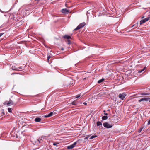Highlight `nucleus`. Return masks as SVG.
<instances>
[{
	"label": "nucleus",
	"mask_w": 150,
	"mask_h": 150,
	"mask_svg": "<svg viewBox=\"0 0 150 150\" xmlns=\"http://www.w3.org/2000/svg\"><path fill=\"white\" fill-rule=\"evenodd\" d=\"M86 25V23L85 22H83L80 23L79 25L77 27L75 28L74 30H76L80 29L82 27H84Z\"/></svg>",
	"instance_id": "f257e3e1"
},
{
	"label": "nucleus",
	"mask_w": 150,
	"mask_h": 150,
	"mask_svg": "<svg viewBox=\"0 0 150 150\" xmlns=\"http://www.w3.org/2000/svg\"><path fill=\"white\" fill-rule=\"evenodd\" d=\"M103 125L104 127L107 129L110 128L113 126L112 124H109L107 122H105L103 123Z\"/></svg>",
	"instance_id": "f03ea898"
},
{
	"label": "nucleus",
	"mask_w": 150,
	"mask_h": 150,
	"mask_svg": "<svg viewBox=\"0 0 150 150\" xmlns=\"http://www.w3.org/2000/svg\"><path fill=\"white\" fill-rule=\"evenodd\" d=\"M126 96V93H123L122 94L120 93L119 95V97L121 99L123 100Z\"/></svg>",
	"instance_id": "7ed1b4c3"
},
{
	"label": "nucleus",
	"mask_w": 150,
	"mask_h": 150,
	"mask_svg": "<svg viewBox=\"0 0 150 150\" xmlns=\"http://www.w3.org/2000/svg\"><path fill=\"white\" fill-rule=\"evenodd\" d=\"M148 21V18H146L141 20L140 22V25H141L143 23H145L146 22Z\"/></svg>",
	"instance_id": "20e7f679"
},
{
	"label": "nucleus",
	"mask_w": 150,
	"mask_h": 150,
	"mask_svg": "<svg viewBox=\"0 0 150 150\" xmlns=\"http://www.w3.org/2000/svg\"><path fill=\"white\" fill-rule=\"evenodd\" d=\"M149 100H150V98H142L140 99V100L139 101V102H141L143 101H148Z\"/></svg>",
	"instance_id": "39448f33"
},
{
	"label": "nucleus",
	"mask_w": 150,
	"mask_h": 150,
	"mask_svg": "<svg viewBox=\"0 0 150 150\" xmlns=\"http://www.w3.org/2000/svg\"><path fill=\"white\" fill-rule=\"evenodd\" d=\"M62 12L64 13H69V11L66 9H63L62 10Z\"/></svg>",
	"instance_id": "423d86ee"
},
{
	"label": "nucleus",
	"mask_w": 150,
	"mask_h": 150,
	"mask_svg": "<svg viewBox=\"0 0 150 150\" xmlns=\"http://www.w3.org/2000/svg\"><path fill=\"white\" fill-rule=\"evenodd\" d=\"M5 114L4 112V109H2L0 110V117L4 115Z\"/></svg>",
	"instance_id": "0eeeda50"
},
{
	"label": "nucleus",
	"mask_w": 150,
	"mask_h": 150,
	"mask_svg": "<svg viewBox=\"0 0 150 150\" xmlns=\"http://www.w3.org/2000/svg\"><path fill=\"white\" fill-rule=\"evenodd\" d=\"M63 38L64 39H67L68 40L71 39V38L70 36H69L67 35H65L63 36Z\"/></svg>",
	"instance_id": "6e6552de"
},
{
	"label": "nucleus",
	"mask_w": 150,
	"mask_h": 150,
	"mask_svg": "<svg viewBox=\"0 0 150 150\" xmlns=\"http://www.w3.org/2000/svg\"><path fill=\"white\" fill-rule=\"evenodd\" d=\"M41 120V119L40 117H36L35 119V121L36 122H40V121Z\"/></svg>",
	"instance_id": "1a4fd4ad"
},
{
	"label": "nucleus",
	"mask_w": 150,
	"mask_h": 150,
	"mask_svg": "<svg viewBox=\"0 0 150 150\" xmlns=\"http://www.w3.org/2000/svg\"><path fill=\"white\" fill-rule=\"evenodd\" d=\"M74 147L73 146L72 144L70 145V146H67V149H72Z\"/></svg>",
	"instance_id": "9d476101"
},
{
	"label": "nucleus",
	"mask_w": 150,
	"mask_h": 150,
	"mask_svg": "<svg viewBox=\"0 0 150 150\" xmlns=\"http://www.w3.org/2000/svg\"><path fill=\"white\" fill-rule=\"evenodd\" d=\"M12 70H15L16 71H18V67H16L15 66H13L12 67Z\"/></svg>",
	"instance_id": "9b49d317"
},
{
	"label": "nucleus",
	"mask_w": 150,
	"mask_h": 150,
	"mask_svg": "<svg viewBox=\"0 0 150 150\" xmlns=\"http://www.w3.org/2000/svg\"><path fill=\"white\" fill-rule=\"evenodd\" d=\"M9 102L10 104V105H12L15 104L13 102V101L11 100L10 99V100H9Z\"/></svg>",
	"instance_id": "f8f14e48"
},
{
	"label": "nucleus",
	"mask_w": 150,
	"mask_h": 150,
	"mask_svg": "<svg viewBox=\"0 0 150 150\" xmlns=\"http://www.w3.org/2000/svg\"><path fill=\"white\" fill-rule=\"evenodd\" d=\"M108 118V117L106 116H104L102 117V119L103 120H107Z\"/></svg>",
	"instance_id": "ddd939ff"
},
{
	"label": "nucleus",
	"mask_w": 150,
	"mask_h": 150,
	"mask_svg": "<svg viewBox=\"0 0 150 150\" xmlns=\"http://www.w3.org/2000/svg\"><path fill=\"white\" fill-rule=\"evenodd\" d=\"M71 104L73 105H77L78 103H77L76 101H73L71 103Z\"/></svg>",
	"instance_id": "4468645a"
},
{
	"label": "nucleus",
	"mask_w": 150,
	"mask_h": 150,
	"mask_svg": "<svg viewBox=\"0 0 150 150\" xmlns=\"http://www.w3.org/2000/svg\"><path fill=\"white\" fill-rule=\"evenodd\" d=\"M96 124L97 126H98L100 125H102V123L100 121H98L96 123Z\"/></svg>",
	"instance_id": "2eb2a0df"
},
{
	"label": "nucleus",
	"mask_w": 150,
	"mask_h": 150,
	"mask_svg": "<svg viewBox=\"0 0 150 150\" xmlns=\"http://www.w3.org/2000/svg\"><path fill=\"white\" fill-rule=\"evenodd\" d=\"M104 80V79L102 78V79L98 81V83H100L103 82Z\"/></svg>",
	"instance_id": "dca6fc26"
},
{
	"label": "nucleus",
	"mask_w": 150,
	"mask_h": 150,
	"mask_svg": "<svg viewBox=\"0 0 150 150\" xmlns=\"http://www.w3.org/2000/svg\"><path fill=\"white\" fill-rule=\"evenodd\" d=\"M24 69V68H23L22 67H18V71H20L22 70H23Z\"/></svg>",
	"instance_id": "f3484780"
},
{
	"label": "nucleus",
	"mask_w": 150,
	"mask_h": 150,
	"mask_svg": "<svg viewBox=\"0 0 150 150\" xmlns=\"http://www.w3.org/2000/svg\"><path fill=\"white\" fill-rule=\"evenodd\" d=\"M53 115V112H51L48 115V116L49 117L52 116Z\"/></svg>",
	"instance_id": "a211bd4d"
},
{
	"label": "nucleus",
	"mask_w": 150,
	"mask_h": 150,
	"mask_svg": "<svg viewBox=\"0 0 150 150\" xmlns=\"http://www.w3.org/2000/svg\"><path fill=\"white\" fill-rule=\"evenodd\" d=\"M138 26V23H137V24H134L133 25L131 26V28L133 27H134V29L135 28H137Z\"/></svg>",
	"instance_id": "6ab92c4d"
},
{
	"label": "nucleus",
	"mask_w": 150,
	"mask_h": 150,
	"mask_svg": "<svg viewBox=\"0 0 150 150\" xmlns=\"http://www.w3.org/2000/svg\"><path fill=\"white\" fill-rule=\"evenodd\" d=\"M97 137V135H94L93 136H92L90 138H89V139H93V138H95V137Z\"/></svg>",
	"instance_id": "aec40b11"
},
{
	"label": "nucleus",
	"mask_w": 150,
	"mask_h": 150,
	"mask_svg": "<svg viewBox=\"0 0 150 150\" xmlns=\"http://www.w3.org/2000/svg\"><path fill=\"white\" fill-rule=\"evenodd\" d=\"M4 104L5 105H10V104L9 101H6L4 103Z\"/></svg>",
	"instance_id": "412c9836"
},
{
	"label": "nucleus",
	"mask_w": 150,
	"mask_h": 150,
	"mask_svg": "<svg viewBox=\"0 0 150 150\" xmlns=\"http://www.w3.org/2000/svg\"><path fill=\"white\" fill-rule=\"evenodd\" d=\"M79 140H78L74 142L73 144H72L73 145V146L75 147V145L77 144V143L78 142V141H79Z\"/></svg>",
	"instance_id": "4be33fe9"
},
{
	"label": "nucleus",
	"mask_w": 150,
	"mask_h": 150,
	"mask_svg": "<svg viewBox=\"0 0 150 150\" xmlns=\"http://www.w3.org/2000/svg\"><path fill=\"white\" fill-rule=\"evenodd\" d=\"M12 109L11 108H8V111L9 112H12Z\"/></svg>",
	"instance_id": "5701e85b"
},
{
	"label": "nucleus",
	"mask_w": 150,
	"mask_h": 150,
	"mask_svg": "<svg viewBox=\"0 0 150 150\" xmlns=\"http://www.w3.org/2000/svg\"><path fill=\"white\" fill-rule=\"evenodd\" d=\"M142 129H143L142 127L140 128V129L138 130V133H140L141 132V131H142Z\"/></svg>",
	"instance_id": "b1692460"
},
{
	"label": "nucleus",
	"mask_w": 150,
	"mask_h": 150,
	"mask_svg": "<svg viewBox=\"0 0 150 150\" xmlns=\"http://www.w3.org/2000/svg\"><path fill=\"white\" fill-rule=\"evenodd\" d=\"M59 144V143L58 142H54L53 143V145H54V146H56L58 144Z\"/></svg>",
	"instance_id": "393cba45"
},
{
	"label": "nucleus",
	"mask_w": 150,
	"mask_h": 150,
	"mask_svg": "<svg viewBox=\"0 0 150 150\" xmlns=\"http://www.w3.org/2000/svg\"><path fill=\"white\" fill-rule=\"evenodd\" d=\"M145 69V68H144L142 70H141L139 71H138V72L139 73H141V72H142V71H144V70Z\"/></svg>",
	"instance_id": "a878e982"
},
{
	"label": "nucleus",
	"mask_w": 150,
	"mask_h": 150,
	"mask_svg": "<svg viewBox=\"0 0 150 150\" xmlns=\"http://www.w3.org/2000/svg\"><path fill=\"white\" fill-rule=\"evenodd\" d=\"M90 136L89 135H88L86 137L84 138V139L85 140L87 139Z\"/></svg>",
	"instance_id": "bb28decb"
},
{
	"label": "nucleus",
	"mask_w": 150,
	"mask_h": 150,
	"mask_svg": "<svg viewBox=\"0 0 150 150\" xmlns=\"http://www.w3.org/2000/svg\"><path fill=\"white\" fill-rule=\"evenodd\" d=\"M71 43V41L70 40H67V44H70Z\"/></svg>",
	"instance_id": "cd10ccee"
},
{
	"label": "nucleus",
	"mask_w": 150,
	"mask_h": 150,
	"mask_svg": "<svg viewBox=\"0 0 150 150\" xmlns=\"http://www.w3.org/2000/svg\"><path fill=\"white\" fill-rule=\"evenodd\" d=\"M142 95H148L149 94V93H144L141 94Z\"/></svg>",
	"instance_id": "c85d7f7f"
},
{
	"label": "nucleus",
	"mask_w": 150,
	"mask_h": 150,
	"mask_svg": "<svg viewBox=\"0 0 150 150\" xmlns=\"http://www.w3.org/2000/svg\"><path fill=\"white\" fill-rule=\"evenodd\" d=\"M51 56L50 55H49L47 57V59L48 61H49V59L51 58Z\"/></svg>",
	"instance_id": "c756f323"
},
{
	"label": "nucleus",
	"mask_w": 150,
	"mask_h": 150,
	"mask_svg": "<svg viewBox=\"0 0 150 150\" xmlns=\"http://www.w3.org/2000/svg\"><path fill=\"white\" fill-rule=\"evenodd\" d=\"M38 141L39 142V143H40L42 142L41 141H42V139H40L38 140Z\"/></svg>",
	"instance_id": "7c9ffc66"
},
{
	"label": "nucleus",
	"mask_w": 150,
	"mask_h": 150,
	"mask_svg": "<svg viewBox=\"0 0 150 150\" xmlns=\"http://www.w3.org/2000/svg\"><path fill=\"white\" fill-rule=\"evenodd\" d=\"M146 18H148V20H149L150 19V15H148V17Z\"/></svg>",
	"instance_id": "2f4dec72"
},
{
	"label": "nucleus",
	"mask_w": 150,
	"mask_h": 150,
	"mask_svg": "<svg viewBox=\"0 0 150 150\" xmlns=\"http://www.w3.org/2000/svg\"><path fill=\"white\" fill-rule=\"evenodd\" d=\"M103 112H105L104 113V115H108V114L107 113H105V112H106V111L105 110H104L103 111Z\"/></svg>",
	"instance_id": "473e14b6"
},
{
	"label": "nucleus",
	"mask_w": 150,
	"mask_h": 150,
	"mask_svg": "<svg viewBox=\"0 0 150 150\" xmlns=\"http://www.w3.org/2000/svg\"><path fill=\"white\" fill-rule=\"evenodd\" d=\"M147 125H149L150 124V120L147 122Z\"/></svg>",
	"instance_id": "72a5a7b5"
},
{
	"label": "nucleus",
	"mask_w": 150,
	"mask_h": 150,
	"mask_svg": "<svg viewBox=\"0 0 150 150\" xmlns=\"http://www.w3.org/2000/svg\"><path fill=\"white\" fill-rule=\"evenodd\" d=\"M44 117L45 118H48L49 117L48 116V115H45L44 116Z\"/></svg>",
	"instance_id": "f704fd0d"
},
{
	"label": "nucleus",
	"mask_w": 150,
	"mask_h": 150,
	"mask_svg": "<svg viewBox=\"0 0 150 150\" xmlns=\"http://www.w3.org/2000/svg\"><path fill=\"white\" fill-rule=\"evenodd\" d=\"M4 34V33H0V37L2 35Z\"/></svg>",
	"instance_id": "c9c22d12"
},
{
	"label": "nucleus",
	"mask_w": 150,
	"mask_h": 150,
	"mask_svg": "<svg viewBox=\"0 0 150 150\" xmlns=\"http://www.w3.org/2000/svg\"><path fill=\"white\" fill-rule=\"evenodd\" d=\"M80 96V95H78L77 96H76V98H78Z\"/></svg>",
	"instance_id": "e433bc0d"
},
{
	"label": "nucleus",
	"mask_w": 150,
	"mask_h": 150,
	"mask_svg": "<svg viewBox=\"0 0 150 150\" xmlns=\"http://www.w3.org/2000/svg\"><path fill=\"white\" fill-rule=\"evenodd\" d=\"M18 74V73H12L11 74V75H14V74Z\"/></svg>",
	"instance_id": "4c0bfd02"
},
{
	"label": "nucleus",
	"mask_w": 150,
	"mask_h": 150,
	"mask_svg": "<svg viewBox=\"0 0 150 150\" xmlns=\"http://www.w3.org/2000/svg\"><path fill=\"white\" fill-rule=\"evenodd\" d=\"M83 104H84L85 105H87V103L86 102H84L83 103Z\"/></svg>",
	"instance_id": "58836bf2"
},
{
	"label": "nucleus",
	"mask_w": 150,
	"mask_h": 150,
	"mask_svg": "<svg viewBox=\"0 0 150 150\" xmlns=\"http://www.w3.org/2000/svg\"><path fill=\"white\" fill-rule=\"evenodd\" d=\"M61 50H64V49L62 47L61 48Z\"/></svg>",
	"instance_id": "ea45409f"
},
{
	"label": "nucleus",
	"mask_w": 150,
	"mask_h": 150,
	"mask_svg": "<svg viewBox=\"0 0 150 150\" xmlns=\"http://www.w3.org/2000/svg\"><path fill=\"white\" fill-rule=\"evenodd\" d=\"M40 0H35V1H39Z\"/></svg>",
	"instance_id": "a19ab883"
},
{
	"label": "nucleus",
	"mask_w": 150,
	"mask_h": 150,
	"mask_svg": "<svg viewBox=\"0 0 150 150\" xmlns=\"http://www.w3.org/2000/svg\"><path fill=\"white\" fill-rule=\"evenodd\" d=\"M109 110H107V111H109Z\"/></svg>",
	"instance_id": "79ce46f5"
},
{
	"label": "nucleus",
	"mask_w": 150,
	"mask_h": 150,
	"mask_svg": "<svg viewBox=\"0 0 150 150\" xmlns=\"http://www.w3.org/2000/svg\"><path fill=\"white\" fill-rule=\"evenodd\" d=\"M66 86H68V85H66Z\"/></svg>",
	"instance_id": "37998d69"
},
{
	"label": "nucleus",
	"mask_w": 150,
	"mask_h": 150,
	"mask_svg": "<svg viewBox=\"0 0 150 150\" xmlns=\"http://www.w3.org/2000/svg\"><path fill=\"white\" fill-rule=\"evenodd\" d=\"M0 11H1V12H2L0 9Z\"/></svg>",
	"instance_id": "c03bdc74"
},
{
	"label": "nucleus",
	"mask_w": 150,
	"mask_h": 150,
	"mask_svg": "<svg viewBox=\"0 0 150 150\" xmlns=\"http://www.w3.org/2000/svg\"><path fill=\"white\" fill-rule=\"evenodd\" d=\"M83 79H86V78H84Z\"/></svg>",
	"instance_id": "a18cd8bd"
}]
</instances>
